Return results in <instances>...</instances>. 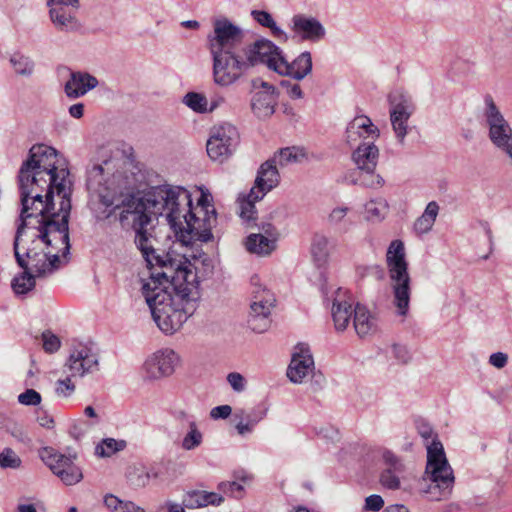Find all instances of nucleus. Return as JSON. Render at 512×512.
Returning <instances> with one entry per match:
<instances>
[{
    "instance_id": "obj_42",
    "label": "nucleus",
    "mask_w": 512,
    "mask_h": 512,
    "mask_svg": "<svg viewBox=\"0 0 512 512\" xmlns=\"http://www.w3.org/2000/svg\"><path fill=\"white\" fill-rule=\"evenodd\" d=\"M182 103L198 114H208V98L199 92H188L183 96Z\"/></svg>"
},
{
    "instance_id": "obj_48",
    "label": "nucleus",
    "mask_w": 512,
    "mask_h": 512,
    "mask_svg": "<svg viewBox=\"0 0 512 512\" xmlns=\"http://www.w3.org/2000/svg\"><path fill=\"white\" fill-rule=\"evenodd\" d=\"M219 490L233 498H241L244 493V484L238 481H226L219 484Z\"/></svg>"
},
{
    "instance_id": "obj_5",
    "label": "nucleus",
    "mask_w": 512,
    "mask_h": 512,
    "mask_svg": "<svg viewBox=\"0 0 512 512\" xmlns=\"http://www.w3.org/2000/svg\"><path fill=\"white\" fill-rule=\"evenodd\" d=\"M128 162L119 152L100 149L86 170L89 207L98 220L109 218L124 204L123 194L131 186Z\"/></svg>"
},
{
    "instance_id": "obj_4",
    "label": "nucleus",
    "mask_w": 512,
    "mask_h": 512,
    "mask_svg": "<svg viewBox=\"0 0 512 512\" xmlns=\"http://www.w3.org/2000/svg\"><path fill=\"white\" fill-rule=\"evenodd\" d=\"M181 259L168 263L165 272L150 274L142 285V293L158 328L172 335L183 326L198 307L199 288L195 276L180 269Z\"/></svg>"
},
{
    "instance_id": "obj_7",
    "label": "nucleus",
    "mask_w": 512,
    "mask_h": 512,
    "mask_svg": "<svg viewBox=\"0 0 512 512\" xmlns=\"http://www.w3.org/2000/svg\"><path fill=\"white\" fill-rule=\"evenodd\" d=\"M386 265L393 294V305L399 316L405 317L409 311L411 277L405 257L404 243L393 240L386 252Z\"/></svg>"
},
{
    "instance_id": "obj_14",
    "label": "nucleus",
    "mask_w": 512,
    "mask_h": 512,
    "mask_svg": "<svg viewBox=\"0 0 512 512\" xmlns=\"http://www.w3.org/2000/svg\"><path fill=\"white\" fill-rule=\"evenodd\" d=\"M239 134L237 128L224 123L212 128L207 141V154L213 161L223 162L229 158L236 149Z\"/></svg>"
},
{
    "instance_id": "obj_8",
    "label": "nucleus",
    "mask_w": 512,
    "mask_h": 512,
    "mask_svg": "<svg viewBox=\"0 0 512 512\" xmlns=\"http://www.w3.org/2000/svg\"><path fill=\"white\" fill-rule=\"evenodd\" d=\"M454 480L442 443L433 440L427 447V465L421 491L432 500H441L451 493Z\"/></svg>"
},
{
    "instance_id": "obj_31",
    "label": "nucleus",
    "mask_w": 512,
    "mask_h": 512,
    "mask_svg": "<svg viewBox=\"0 0 512 512\" xmlns=\"http://www.w3.org/2000/svg\"><path fill=\"white\" fill-rule=\"evenodd\" d=\"M223 500V497L215 492L191 490L183 495L182 503L187 509H199L209 505L219 506Z\"/></svg>"
},
{
    "instance_id": "obj_50",
    "label": "nucleus",
    "mask_w": 512,
    "mask_h": 512,
    "mask_svg": "<svg viewBox=\"0 0 512 512\" xmlns=\"http://www.w3.org/2000/svg\"><path fill=\"white\" fill-rule=\"evenodd\" d=\"M72 376L67 373L66 378L59 379L56 382L55 392L59 397H70L75 392V385L72 382Z\"/></svg>"
},
{
    "instance_id": "obj_20",
    "label": "nucleus",
    "mask_w": 512,
    "mask_h": 512,
    "mask_svg": "<svg viewBox=\"0 0 512 512\" xmlns=\"http://www.w3.org/2000/svg\"><path fill=\"white\" fill-rule=\"evenodd\" d=\"M331 317L337 331H344L354 315V308L347 292L342 288L332 291Z\"/></svg>"
},
{
    "instance_id": "obj_33",
    "label": "nucleus",
    "mask_w": 512,
    "mask_h": 512,
    "mask_svg": "<svg viewBox=\"0 0 512 512\" xmlns=\"http://www.w3.org/2000/svg\"><path fill=\"white\" fill-rule=\"evenodd\" d=\"M353 325L356 333L360 337H365L376 331V318L370 313L366 306L357 304L354 307Z\"/></svg>"
},
{
    "instance_id": "obj_39",
    "label": "nucleus",
    "mask_w": 512,
    "mask_h": 512,
    "mask_svg": "<svg viewBox=\"0 0 512 512\" xmlns=\"http://www.w3.org/2000/svg\"><path fill=\"white\" fill-rule=\"evenodd\" d=\"M253 19L261 26L269 28L273 36L279 40L287 41L288 35L282 30L273 19L272 15L264 10H253L251 12Z\"/></svg>"
},
{
    "instance_id": "obj_60",
    "label": "nucleus",
    "mask_w": 512,
    "mask_h": 512,
    "mask_svg": "<svg viewBox=\"0 0 512 512\" xmlns=\"http://www.w3.org/2000/svg\"><path fill=\"white\" fill-rule=\"evenodd\" d=\"M232 413V407L230 405H220L211 409L210 417L214 420L226 419Z\"/></svg>"
},
{
    "instance_id": "obj_11",
    "label": "nucleus",
    "mask_w": 512,
    "mask_h": 512,
    "mask_svg": "<svg viewBox=\"0 0 512 512\" xmlns=\"http://www.w3.org/2000/svg\"><path fill=\"white\" fill-rule=\"evenodd\" d=\"M38 455L63 484L71 486L83 479L82 470L75 463L76 455H64L52 447H42Z\"/></svg>"
},
{
    "instance_id": "obj_24",
    "label": "nucleus",
    "mask_w": 512,
    "mask_h": 512,
    "mask_svg": "<svg viewBox=\"0 0 512 512\" xmlns=\"http://www.w3.org/2000/svg\"><path fill=\"white\" fill-rule=\"evenodd\" d=\"M134 241L143 258L145 259L147 266L150 269L156 268V270L152 273L165 272L164 264H166L168 257L174 256V253L168 252L164 255L157 254L152 245L151 237L147 234L146 231H138L135 233Z\"/></svg>"
},
{
    "instance_id": "obj_1",
    "label": "nucleus",
    "mask_w": 512,
    "mask_h": 512,
    "mask_svg": "<svg viewBox=\"0 0 512 512\" xmlns=\"http://www.w3.org/2000/svg\"><path fill=\"white\" fill-rule=\"evenodd\" d=\"M18 182L19 221L69 228L71 181L69 170L55 148L33 145L19 169Z\"/></svg>"
},
{
    "instance_id": "obj_35",
    "label": "nucleus",
    "mask_w": 512,
    "mask_h": 512,
    "mask_svg": "<svg viewBox=\"0 0 512 512\" xmlns=\"http://www.w3.org/2000/svg\"><path fill=\"white\" fill-rule=\"evenodd\" d=\"M9 64L14 74L22 78H31L35 73V61L22 52H13L9 56Z\"/></svg>"
},
{
    "instance_id": "obj_63",
    "label": "nucleus",
    "mask_w": 512,
    "mask_h": 512,
    "mask_svg": "<svg viewBox=\"0 0 512 512\" xmlns=\"http://www.w3.org/2000/svg\"><path fill=\"white\" fill-rule=\"evenodd\" d=\"M69 114L75 119H80L84 114V104L76 103L69 107Z\"/></svg>"
},
{
    "instance_id": "obj_34",
    "label": "nucleus",
    "mask_w": 512,
    "mask_h": 512,
    "mask_svg": "<svg viewBox=\"0 0 512 512\" xmlns=\"http://www.w3.org/2000/svg\"><path fill=\"white\" fill-rule=\"evenodd\" d=\"M251 312L249 316V326L257 333L265 332L270 326L269 315L273 307H267L262 304L251 303Z\"/></svg>"
},
{
    "instance_id": "obj_9",
    "label": "nucleus",
    "mask_w": 512,
    "mask_h": 512,
    "mask_svg": "<svg viewBox=\"0 0 512 512\" xmlns=\"http://www.w3.org/2000/svg\"><path fill=\"white\" fill-rule=\"evenodd\" d=\"M482 122L490 142L512 162V127L491 95L484 98Z\"/></svg>"
},
{
    "instance_id": "obj_41",
    "label": "nucleus",
    "mask_w": 512,
    "mask_h": 512,
    "mask_svg": "<svg viewBox=\"0 0 512 512\" xmlns=\"http://www.w3.org/2000/svg\"><path fill=\"white\" fill-rule=\"evenodd\" d=\"M203 442V433L195 421H189L188 431L181 440V448L185 451L195 450Z\"/></svg>"
},
{
    "instance_id": "obj_23",
    "label": "nucleus",
    "mask_w": 512,
    "mask_h": 512,
    "mask_svg": "<svg viewBox=\"0 0 512 512\" xmlns=\"http://www.w3.org/2000/svg\"><path fill=\"white\" fill-rule=\"evenodd\" d=\"M279 182L280 174L277 165L269 159L258 170L254 186L252 187V195L255 199H263L268 192L278 186Z\"/></svg>"
},
{
    "instance_id": "obj_18",
    "label": "nucleus",
    "mask_w": 512,
    "mask_h": 512,
    "mask_svg": "<svg viewBox=\"0 0 512 512\" xmlns=\"http://www.w3.org/2000/svg\"><path fill=\"white\" fill-rule=\"evenodd\" d=\"M255 90L251 99V109L259 119H266L275 112L277 94L275 87L265 81H253Z\"/></svg>"
},
{
    "instance_id": "obj_51",
    "label": "nucleus",
    "mask_w": 512,
    "mask_h": 512,
    "mask_svg": "<svg viewBox=\"0 0 512 512\" xmlns=\"http://www.w3.org/2000/svg\"><path fill=\"white\" fill-rule=\"evenodd\" d=\"M18 402L24 406H37L41 403L42 397L34 389H27L23 393L19 394Z\"/></svg>"
},
{
    "instance_id": "obj_2",
    "label": "nucleus",
    "mask_w": 512,
    "mask_h": 512,
    "mask_svg": "<svg viewBox=\"0 0 512 512\" xmlns=\"http://www.w3.org/2000/svg\"><path fill=\"white\" fill-rule=\"evenodd\" d=\"M14 256L23 272L11 286L15 294L24 295L35 287V278L52 274L69 254V228L54 224H28L20 221L13 243Z\"/></svg>"
},
{
    "instance_id": "obj_45",
    "label": "nucleus",
    "mask_w": 512,
    "mask_h": 512,
    "mask_svg": "<svg viewBox=\"0 0 512 512\" xmlns=\"http://www.w3.org/2000/svg\"><path fill=\"white\" fill-rule=\"evenodd\" d=\"M125 446L126 442L124 440L105 438L96 446L95 454L98 457H111L116 452L122 451Z\"/></svg>"
},
{
    "instance_id": "obj_12",
    "label": "nucleus",
    "mask_w": 512,
    "mask_h": 512,
    "mask_svg": "<svg viewBox=\"0 0 512 512\" xmlns=\"http://www.w3.org/2000/svg\"><path fill=\"white\" fill-rule=\"evenodd\" d=\"M352 159L357 168L366 173V176L364 178L351 179V183L371 188L383 186L384 179L380 175L374 174L379 159V149L374 144V141L356 145V149L352 153Z\"/></svg>"
},
{
    "instance_id": "obj_30",
    "label": "nucleus",
    "mask_w": 512,
    "mask_h": 512,
    "mask_svg": "<svg viewBox=\"0 0 512 512\" xmlns=\"http://www.w3.org/2000/svg\"><path fill=\"white\" fill-rule=\"evenodd\" d=\"M290 29L295 37L301 40H309L319 35L320 23L315 18L298 14L292 17Z\"/></svg>"
},
{
    "instance_id": "obj_17",
    "label": "nucleus",
    "mask_w": 512,
    "mask_h": 512,
    "mask_svg": "<svg viewBox=\"0 0 512 512\" xmlns=\"http://www.w3.org/2000/svg\"><path fill=\"white\" fill-rule=\"evenodd\" d=\"M314 370L315 364L309 347L304 344L295 346L287 368L289 380L292 383L301 384L313 375Z\"/></svg>"
},
{
    "instance_id": "obj_16",
    "label": "nucleus",
    "mask_w": 512,
    "mask_h": 512,
    "mask_svg": "<svg viewBox=\"0 0 512 512\" xmlns=\"http://www.w3.org/2000/svg\"><path fill=\"white\" fill-rule=\"evenodd\" d=\"M241 51L245 60L248 62V67L258 64H266L267 67L276 72V66L282 57V51L274 45L271 41L262 39L249 45Z\"/></svg>"
},
{
    "instance_id": "obj_64",
    "label": "nucleus",
    "mask_w": 512,
    "mask_h": 512,
    "mask_svg": "<svg viewBox=\"0 0 512 512\" xmlns=\"http://www.w3.org/2000/svg\"><path fill=\"white\" fill-rule=\"evenodd\" d=\"M183 503L179 504L173 501L166 502L167 512H186Z\"/></svg>"
},
{
    "instance_id": "obj_61",
    "label": "nucleus",
    "mask_w": 512,
    "mask_h": 512,
    "mask_svg": "<svg viewBox=\"0 0 512 512\" xmlns=\"http://www.w3.org/2000/svg\"><path fill=\"white\" fill-rule=\"evenodd\" d=\"M37 422L41 427L46 429H53L55 426V421L53 417L45 412L38 415Z\"/></svg>"
},
{
    "instance_id": "obj_36",
    "label": "nucleus",
    "mask_w": 512,
    "mask_h": 512,
    "mask_svg": "<svg viewBox=\"0 0 512 512\" xmlns=\"http://www.w3.org/2000/svg\"><path fill=\"white\" fill-rule=\"evenodd\" d=\"M439 213V205L435 201H431L427 204L424 212L420 217H418L414 223V230L418 234H426L428 233L438 216Z\"/></svg>"
},
{
    "instance_id": "obj_19",
    "label": "nucleus",
    "mask_w": 512,
    "mask_h": 512,
    "mask_svg": "<svg viewBox=\"0 0 512 512\" xmlns=\"http://www.w3.org/2000/svg\"><path fill=\"white\" fill-rule=\"evenodd\" d=\"M380 136V131L372 120L366 115L355 116L347 125L345 141L350 147L368 141H375Z\"/></svg>"
},
{
    "instance_id": "obj_43",
    "label": "nucleus",
    "mask_w": 512,
    "mask_h": 512,
    "mask_svg": "<svg viewBox=\"0 0 512 512\" xmlns=\"http://www.w3.org/2000/svg\"><path fill=\"white\" fill-rule=\"evenodd\" d=\"M365 212L369 221H381L388 212V204L383 198L370 200L365 205Z\"/></svg>"
},
{
    "instance_id": "obj_21",
    "label": "nucleus",
    "mask_w": 512,
    "mask_h": 512,
    "mask_svg": "<svg viewBox=\"0 0 512 512\" xmlns=\"http://www.w3.org/2000/svg\"><path fill=\"white\" fill-rule=\"evenodd\" d=\"M383 470L380 474V483L391 490L400 488V477L404 472V464L393 451L383 449L381 452Z\"/></svg>"
},
{
    "instance_id": "obj_27",
    "label": "nucleus",
    "mask_w": 512,
    "mask_h": 512,
    "mask_svg": "<svg viewBox=\"0 0 512 512\" xmlns=\"http://www.w3.org/2000/svg\"><path fill=\"white\" fill-rule=\"evenodd\" d=\"M276 67V72L278 74L290 76L295 80H301L311 71V56L309 53L304 52L292 63H289L282 55L281 60L278 62Z\"/></svg>"
},
{
    "instance_id": "obj_10",
    "label": "nucleus",
    "mask_w": 512,
    "mask_h": 512,
    "mask_svg": "<svg viewBox=\"0 0 512 512\" xmlns=\"http://www.w3.org/2000/svg\"><path fill=\"white\" fill-rule=\"evenodd\" d=\"M390 122L396 140L404 145L409 133L408 121L416 110L412 96L403 91H394L388 95Z\"/></svg>"
},
{
    "instance_id": "obj_58",
    "label": "nucleus",
    "mask_w": 512,
    "mask_h": 512,
    "mask_svg": "<svg viewBox=\"0 0 512 512\" xmlns=\"http://www.w3.org/2000/svg\"><path fill=\"white\" fill-rule=\"evenodd\" d=\"M339 440V431L331 427L325 430V434L322 437V445L325 444L327 451H329L330 446L336 444Z\"/></svg>"
},
{
    "instance_id": "obj_54",
    "label": "nucleus",
    "mask_w": 512,
    "mask_h": 512,
    "mask_svg": "<svg viewBox=\"0 0 512 512\" xmlns=\"http://www.w3.org/2000/svg\"><path fill=\"white\" fill-rule=\"evenodd\" d=\"M281 87L284 89L285 93L291 99H300L303 96L301 87L298 83L293 82L291 80H282L280 82Z\"/></svg>"
},
{
    "instance_id": "obj_62",
    "label": "nucleus",
    "mask_w": 512,
    "mask_h": 512,
    "mask_svg": "<svg viewBox=\"0 0 512 512\" xmlns=\"http://www.w3.org/2000/svg\"><path fill=\"white\" fill-rule=\"evenodd\" d=\"M48 7H79V0H47Z\"/></svg>"
},
{
    "instance_id": "obj_3",
    "label": "nucleus",
    "mask_w": 512,
    "mask_h": 512,
    "mask_svg": "<svg viewBox=\"0 0 512 512\" xmlns=\"http://www.w3.org/2000/svg\"><path fill=\"white\" fill-rule=\"evenodd\" d=\"M143 198L144 208L155 217H165L183 244L206 243L213 239L212 228L217 216L210 193L202 190L197 205L193 206L187 189L165 184L152 187Z\"/></svg>"
},
{
    "instance_id": "obj_38",
    "label": "nucleus",
    "mask_w": 512,
    "mask_h": 512,
    "mask_svg": "<svg viewBox=\"0 0 512 512\" xmlns=\"http://www.w3.org/2000/svg\"><path fill=\"white\" fill-rule=\"evenodd\" d=\"M305 158V153L298 147H286L274 154L271 160L280 167L299 163Z\"/></svg>"
},
{
    "instance_id": "obj_26",
    "label": "nucleus",
    "mask_w": 512,
    "mask_h": 512,
    "mask_svg": "<svg viewBox=\"0 0 512 512\" xmlns=\"http://www.w3.org/2000/svg\"><path fill=\"white\" fill-rule=\"evenodd\" d=\"M98 85V80L87 72H73L64 86L68 98L76 99L84 96Z\"/></svg>"
},
{
    "instance_id": "obj_6",
    "label": "nucleus",
    "mask_w": 512,
    "mask_h": 512,
    "mask_svg": "<svg viewBox=\"0 0 512 512\" xmlns=\"http://www.w3.org/2000/svg\"><path fill=\"white\" fill-rule=\"evenodd\" d=\"M243 32L227 18L213 21V31L207 35L211 54L213 81L220 87L235 84L249 68L241 51Z\"/></svg>"
},
{
    "instance_id": "obj_13",
    "label": "nucleus",
    "mask_w": 512,
    "mask_h": 512,
    "mask_svg": "<svg viewBox=\"0 0 512 512\" xmlns=\"http://www.w3.org/2000/svg\"><path fill=\"white\" fill-rule=\"evenodd\" d=\"M181 363L179 354L171 348H161L151 353L141 367L145 379L155 381L172 376Z\"/></svg>"
},
{
    "instance_id": "obj_40",
    "label": "nucleus",
    "mask_w": 512,
    "mask_h": 512,
    "mask_svg": "<svg viewBox=\"0 0 512 512\" xmlns=\"http://www.w3.org/2000/svg\"><path fill=\"white\" fill-rule=\"evenodd\" d=\"M103 503L110 512H145L144 508L131 501H123L113 494L105 495Z\"/></svg>"
},
{
    "instance_id": "obj_56",
    "label": "nucleus",
    "mask_w": 512,
    "mask_h": 512,
    "mask_svg": "<svg viewBox=\"0 0 512 512\" xmlns=\"http://www.w3.org/2000/svg\"><path fill=\"white\" fill-rule=\"evenodd\" d=\"M392 353L393 356L403 364H406L410 361L411 355L408 351V349L403 345L395 344L392 346Z\"/></svg>"
},
{
    "instance_id": "obj_29",
    "label": "nucleus",
    "mask_w": 512,
    "mask_h": 512,
    "mask_svg": "<svg viewBox=\"0 0 512 512\" xmlns=\"http://www.w3.org/2000/svg\"><path fill=\"white\" fill-rule=\"evenodd\" d=\"M151 214L144 208V198H141L135 204L133 210L124 209L120 213V222L123 226L131 224L135 233L145 231V227L151 221Z\"/></svg>"
},
{
    "instance_id": "obj_32",
    "label": "nucleus",
    "mask_w": 512,
    "mask_h": 512,
    "mask_svg": "<svg viewBox=\"0 0 512 512\" xmlns=\"http://www.w3.org/2000/svg\"><path fill=\"white\" fill-rule=\"evenodd\" d=\"M264 411H247L243 408L236 409L233 413L235 429L240 436H246L254 431L255 426L264 419Z\"/></svg>"
},
{
    "instance_id": "obj_57",
    "label": "nucleus",
    "mask_w": 512,
    "mask_h": 512,
    "mask_svg": "<svg viewBox=\"0 0 512 512\" xmlns=\"http://www.w3.org/2000/svg\"><path fill=\"white\" fill-rule=\"evenodd\" d=\"M384 505V501L380 495L373 494L365 499V509L369 511L377 512L381 510Z\"/></svg>"
},
{
    "instance_id": "obj_44",
    "label": "nucleus",
    "mask_w": 512,
    "mask_h": 512,
    "mask_svg": "<svg viewBox=\"0 0 512 512\" xmlns=\"http://www.w3.org/2000/svg\"><path fill=\"white\" fill-rule=\"evenodd\" d=\"M259 200L252 195V188L248 194L240 195L238 198L240 217L247 221L254 220L256 215L255 203Z\"/></svg>"
},
{
    "instance_id": "obj_49",
    "label": "nucleus",
    "mask_w": 512,
    "mask_h": 512,
    "mask_svg": "<svg viewBox=\"0 0 512 512\" xmlns=\"http://www.w3.org/2000/svg\"><path fill=\"white\" fill-rule=\"evenodd\" d=\"M42 346L45 352L54 353L58 351L61 347V341L57 335L47 330L44 331L41 335Z\"/></svg>"
},
{
    "instance_id": "obj_28",
    "label": "nucleus",
    "mask_w": 512,
    "mask_h": 512,
    "mask_svg": "<svg viewBox=\"0 0 512 512\" xmlns=\"http://www.w3.org/2000/svg\"><path fill=\"white\" fill-rule=\"evenodd\" d=\"M78 7H49L50 20L54 27L61 32H71L79 29L80 24L75 16Z\"/></svg>"
},
{
    "instance_id": "obj_37",
    "label": "nucleus",
    "mask_w": 512,
    "mask_h": 512,
    "mask_svg": "<svg viewBox=\"0 0 512 512\" xmlns=\"http://www.w3.org/2000/svg\"><path fill=\"white\" fill-rule=\"evenodd\" d=\"M252 286V303L262 304L267 307H274L275 296L265 287L258 275H254L250 280Z\"/></svg>"
},
{
    "instance_id": "obj_55",
    "label": "nucleus",
    "mask_w": 512,
    "mask_h": 512,
    "mask_svg": "<svg viewBox=\"0 0 512 512\" xmlns=\"http://www.w3.org/2000/svg\"><path fill=\"white\" fill-rule=\"evenodd\" d=\"M227 103L226 96L222 93H214L208 98V113H212L215 110L222 108Z\"/></svg>"
},
{
    "instance_id": "obj_53",
    "label": "nucleus",
    "mask_w": 512,
    "mask_h": 512,
    "mask_svg": "<svg viewBox=\"0 0 512 512\" xmlns=\"http://www.w3.org/2000/svg\"><path fill=\"white\" fill-rule=\"evenodd\" d=\"M349 208L346 206L335 207L327 217V223L332 227H338L345 219Z\"/></svg>"
},
{
    "instance_id": "obj_22",
    "label": "nucleus",
    "mask_w": 512,
    "mask_h": 512,
    "mask_svg": "<svg viewBox=\"0 0 512 512\" xmlns=\"http://www.w3.org/2000/svg\"><path fill=\"white\" fill-rule=\"evenodd\" d=\"M175 259H181L183 263H181L180 269H185V271L191 273L195 276L194 285L198 288V283L200 279H205L210 277L215 268L214 260L207 254L202 253L199 256L194 257V262L191 263L186 257L181 254L174 253L173 257H168L166 260V264L164 267L166 268L168 263H172Z\"/></svg>"
},
{
    "instance_id": "obj_52",
    "label": "nucleus",
    "mask_w": 512,
    "mask_h": 512,
    "mask_svg": "<svg viewBox=\"0 0 512 512\" xmlns=\"http://www.w3.org/2000/svg\"><path fill=\"white\" fill-rule=\"evenodd\" d=\"M226 379L234 392L242 393L246 390L247 381L242 374L231 372L227 375Z\"/></svg>"
},
{
    "instance_id": "obj_47",
    "label": "nucleus",
    "mask_w": 512,
    "mask_h": 512,
    "mask_svg": "<svg viewBox=\"0 0 512 512\" xmlns=\"http://www.w3.org/2000/svg\"><path fill=\"white\" fill-rule=\"evenodd\" d=\"M156 477V472L145 468H135L129 474V480L136 487H145L149 484L150 479Z\"/></svg>"
},
{
    "instance_id": "obj_59",
    "label": "nucleus",
    "mask_w": 512,
    "mask_h": 512,
    "mask_svg": "<svg viewBox=\"0 0 512 512\" xmlns=\"http://www.w3.org/2000/svg\"><path fill=\"white\" fill-rule=\"evenodd\" d=\"M489 364L497 369L504 368L508 363V355L503 352H495L489 356Z\"/></svg>"
},
{
    "instance_id": "obj_46",
    "label": "nucleus",
    "mask_w": 512,
    "mask_h": 512,
    "mask_svg": "<svg viewBox=\"0 0 512 512\" xmlns=\"http://www.w3.org/2000/svg\"><path fill=\"white\" fill-rule=\"evenodd\" d=\"M22 460L18 454L11 448H4L0 453V467L3 469H18L21 467Z\"/></svg>"
},
{
    "instance_id": "obj_15",
    "label": "nucleus",
    "mask_w": 512,
    "mask_h": 512,
    "mask_svg": "<svg viewBox=\"0 0 512 512\" xmlns=\"http://www.w3.org/2000/svg\"><path fill=\"white\" fill-rule=\"evenodd\" d=\"M99 369V356L92 345L74 344L64 365V371L70 376L82 378Z\"/></svg>"
},
{
    "instance_id": "obj_25",
    "label": "nucleus",
    "mask_w": 512,
    "mask_h": 512,
    "mask_svg": "<svg viewBox=\"0 0 512 512\" xmlns=\"http://www.w3.org/2000/svg\"><path fill=\"white\" fill-rule=\"evenodd\" d=\"M267 235L261 233H252L245 239L246 250L260 257L269 256L276 249L277 232L270 224L264 228Z\"/></svg>"
}]
</instances>
